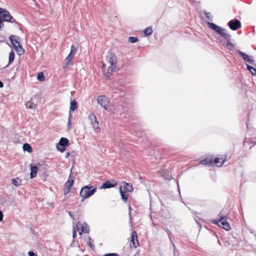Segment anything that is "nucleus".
I'll return each instance as SVG.
<instances>
[{"instance_id":"nucleus-16","label":"nucleus","mask_w":256,"mask_h":256,"mask_svg":"<svg viewBox=\"0 0 256 256\" xmlns=\"http://www.w3.org/2000/svg\"><path fill=\"white\" fill-rule=\"evenodd\" d=\"M124 187L126 192H132L133 191L132 186V184L126 182H124Z\"/></svg>"},{"instance_id":"nucleus-47","label":"nucleus","mask_w":256,"mask_h":256,"mask_svg":"<svg viewBox=\"0 0 256 256\" xmlns=\"http://www.w3.org/2000/svg\"><path fill=\"white\" fill-rule=\"evenodd\" d=\"M4 86V84L3 83L0 81V88H2Z\"/></svg>"},{"instance_id":"nucleus-48","label":"nucleus","mask_w":256,"mask_h":256,"mask_svg":"<svg viewBox=\"0 0 256 256\" xmlns=\"http://www.w3.org/2000/svg\"><path fill=\"white\" fill-rule=\"evenodd\" d=\"M224 244H225V246H228V245H229V243L226 242Z\"/></svg>"},{"instance_id":"nucleus-7","label":"nucleus","mask_w":256,"mask_h":256,"mask_svg":"<svg viewBox=\"0 0 256 256\" xmlns=\"http://www.w3.org/2000/svg\"><path fill=\"white\" fill-rule=\"evenodd\" d=\"M215 32L220 34L227 41L230 40V35L227 32V30L226 29L223 28L220 26H218V28L216 30Z\"/></svg>"},{"instance_id":"nucleus-40","label":"nucleus","mask_w":256,"mask_h":256,"mask_svg":"<svg viewBox=\"0 0 256 256\" xmlns=\"http://www.w3.org/2000/svg\"><path fill=\"white\" fill-rule=\"evenodd\" d=\"M72 114H71V112L70 111L69 114H68V120H71L72 119Z\"/></svg>"},{"instance_id":"nucleus-25","label":"nucleus","mask_w":256,"mask_h":256,"mask_svg":"<svg viewBox=\"0 0 256 256\" xmlns=\"http://www.w3.org/2000/svg\"><path fill=\"white\" fill-rule=\"evenodd\" d=\"M74 56H72L71 54H69L65 60L66 66L70 64V62Z\"/></svg>"},{"instance_id":"nucleus-37","label":"nucleus","mask_w":256,"mask_h":256,"mask_svg":"<svg viewBox=\"0 0 256 256\" xmlns=\"http://www.w3.org/2000/svg\"><path fill=\"white\" fill-rule=\"evenodd\" d=\"M76 236V230L75 227L74 226L72 230V237L73 238H75Z\"/></svg>"},{"instance_id":"nucleus-12","label":"nucleus","mask_w":256,"mask_h":256,"mask_svg":"<svg viewBox=\"0 0 256 256\" xmlns=\"http://www.w3.org/2000/svg\"><path fill=\"white\" fill-rule=\"evenodd\" d=\"M130 242L132 243L134 248H136L138 246L137 234L134 231L132 233Z\"/></svg>"},{"instance_id":"nucleus-32","label":"nucleus","mask_w":256,"mask_h":256,"mask_svg":"<svg viewBox=\"0 0 256 256\" xmlns=\"http://www.w3.org/2000/svg\"><path fill=\"white\" fill-rule=\"evenodd\" d=\"M138 39L136 37L130 36L128 38V42L131 43H134L138 41Z\"/></svg>"},{"instance_id":"nucleus-15","label":"nucleus","mask_w":256,"mask_h":256,"mask_svg":"<svg viewBox=\"0 0 256 256\" xmlns=\"http://www.w3.org/2000/svg\"><path fill=\"white\" fill-rule=\"evenodd\" d=\"M58 144L61 146H64L66 148L68 144V140L66 138H62L60 139Z\"/></svg>"},{"instance_id":"nucleus-11","label":"nucleus","mask_w":256,"mask_h":256,"mask_svg":"<svg viewBox=\"0 0 256 256\" xmlns=\"http://www.w3.org/2000/svg\"><path fill=\"white\" fill-rule=\"evenodd\" d=\"M237 52L242 57V58L245 61L248 62L250 64H252L254 63V60L250 58L248 54L241 52L240 50H238Z\"/></svg>"},{"instance_id":"nucleus-19","label":"nucleus","mask_w":256,"mask_h":256,"mask_svg":"<svg viewBox=\"0 0 256 256\" xmlns=\"http://www.w3.org/2000/svg\"><path fill=\"white\" fill-rule=\"evenodd\" d=\"M212 160L211 158H206L200 162V164H202L211 165L212 163Z\"/></svg>"},{"instance_id":"nucleus-18","label":"nucleus","mask_w":256,"mask_h":256,"mask_svg":"<svg viewBox=\"0 0 256 256\" xmlns=\"http://www.w3.org/2000/svg\"><path fill=\"white\" fill-rule=\"evenodd\" d=\"M82 231L80 232V234H82V232L84 233H88L89 232V228L88 224L84 222L82 226Z\"/></svg>"},{"instance_id":"nucleus-34","label":"nucleus","mask_w":256,"mask_h":256,"mask_svg":"<svg viewBox=\"0 0 256 256\" xmlns=\"http://www.w3.org/2000/svg\"><path fill=\"white\" fill-rule=\"evenodd\" d=\"M229 41L230 40L228 41V42L227 44V46H228V48L230 50H232V49H233L234 48V45L233 44H232V43L229 42Z\"/></svg>"},{"instance_id":"nucleus-20","label":"nucleus","mask_w":256,"mask_h":256,"mask_svg":"<svg viewBox=\"0 0 256 256\" xmlns=\"http://www.w3.org/2000/svg\"><path fill=\"white\" fill-rule=\"evenodd\" d=\"M12 184L16 186H18L22 184V180L18 178H12Z\"/></svg>"},{"instance_id":"nucleus-29","label":"nucleus","mask_w":256,"mask_h":256,"mask_svg":"<svg viewBox=\"0 0 256 256\" xmlns=\"http://www.w3.org/2000/svg\"><path fill=\"white\" fill-rule=\"evenodd\" d=\"M220 159L219 158H216L214 160V163L216 164L218 166H221L224 163V160H223L222 162H220Z\"/></svg>"},{"instance_id":"nucleus-33","label":"nucleus","mask_w":256,"mask_h":256,"mask_svg":"<svg viewBox=\"0 0 256 256\" xmlns=\"http://www.w3.org/2000/svg\"><path fill=\"white\" fill-rule=\"evenodd\" d=\"M56 148L58 151L63 152L65 151L66 148L64 146H61L58 144L56 146Z\"/></svg>"},{"instance_id":"nucleus-2","label":"nucleus","mask_w":256,"mask_h":256,"mask_svg":"<svg viewBox=\"0 0 256 256\" xmlns=\"http://www.w3.org/2000/svg\"><path fill=\"white\" fill-rule=\"evenodd\" d=\"M9 39L12 46L18 55H22L24 54V50L22 46L20 44V38L16 36L11 35Z\"/></svg>"},{"instance_id":"nucleus-1","label":"nucleus","mask_w":256,"mask_h":256,"mask_svg":"<svg viewBox=\"0 0 256 256\" xmlns=\"http://www.w3.org/2000/svg\"><path fill=\"white\" fill-rule=\"evenodd\" d=\"M116 66V55L111 52H108L106 62L102 64L103 74L108 78L114 72Z\"/></svg>"},{"instance_id":"nucleus-8","label":"nucleus","mask_w":256,"mask_h":256,"mask_svg":"<svg viewBox=\"0 0 256 256\" xmlns=\"http://www.w3.org/2000/svg\"><path fill=\"white\" fill-rule=\"evenodd\" d=\"M98 102L105 110H107L106 106L109 103V99L105 96H100L97 98Z\"/></svg>"},{"instance_id":"nucleus-30","label":"nucleus","mask_w":256,"mask_h":256,"mask_svg":"<svg viewBox=\"0 0 256 256\" xmlns=\"http://www.w3.org/2000/svg\"><path fill=\"white\" fill-rule=\"evenodd\" d=\"M76 50H77L76 47L74 45H72L70 48V52L69 54H71L72 56H74L76 54Z\"/></svg>"},{"instance_id":"nucleus-17","label":"nucleus","mask_w":256,"mask_h":256,"mask_svg":"<svg viewBox=\"0 0 256 256\" xmlns=\"http://www.w3.org/2000/svg\"><path fill=\"white\" fill-rule=\"evenodd\" d=\"M78 106L77 102L76 100H74L70 102V111L72 112L77 109Z\"/></svg>"},{"instance_id":"nucleus-23","label":"nucleus","mask_w":256,"mask_h":256,"mask_svg":"<svg viewBox=\"0 0 256 256\" xmlns=\"http://www.w3.org/2000/svg\"><path fill=\"white\" fill-rule=\"evenodd\" d=\"M70 175L69 176V178L68 180L66 182L65 186L68 188V189H70L72 186L74 184V180L73 179H70Z\"/></svg>"},{"instance_id":"nucleus-3","label":"nucleus","mask_w":256,"mask_h":256,"mask_svg":"<svg viewBox=\"0 0 256 256\" xmlns=\"http://www.w3.org/2000/svg\"><path fill=\"white\" fill-rule=\"evenodd\" d=\"M92 186H84L80 192V196L82 198V201L92 196L96 192V188L91 189Z\"/></svg>"},{"instance_id":"nucleus-5","label":"nucleus","mask_w":256,"mask_h":256,"mask_svg":"<svg viewBox=\"0 0 256 256\" xmlns=\"http://www.w3.org/2000/svg\"><path fill=\"white\" fill-rule=\"evenodd\" d=\"M214 224H216L218 226L225 229L226 230H228L230 229V227L227 222L225 216H222L218 220H216Z\"/></svg>"},{"instance_id":"nucleus-24","label":"nucleus","mask_w":256,"mask_h":256,"mask_svg":"<svg viewBox=\"0 0 256 256\" xmlns=\"http://www.w3.org/2000/svg\"><path fill=\"white\" fill-rule=\"evenodd\" d=\"M22 148L24 151H26L28 152H30L32 151V147L28 144H24Z\"/></svg>"},{"instance_id":"nucleus-38","label":"nucleus","mask_w":256,"mask_h":256,"mask_svg":"<svg viewBox=\"0 0 256 256\" xmlns=\"http://www.w3.org/2000/svg\"><path fill=\"white\" fill-rule=\"evenodd\" d=\"M28 254L29 256H37L36 254L34 252H28Z\"/></svg>"},{"instance_id":"nucleus-9","label":"nucleus","mask_w":256,"mask_h":256,"mask_svg":"<svg viewBox=\"0 0 256 256\" xmlns=\"http://www.w3.org/2000/svg\"><path fill=\"white\" fill-rule=\"evenodd\" d=\"M228 25L231 30H236L238 28H240L241 23L240 20L234 19L230 20L228 22Z\"/></svg>"},{"instance_id":"nucleus-43","label":"nucleus","mask_w":256,"mask_h":256,"mask_svg":"<svg viewBox=\"0 0 256 256\" xmlns=\"http://www.w3.org/2000/svg\"><path fill=\"white\" fill-rule=\"evenodd\" d=\"M70 190V189H68V188H67L66 190H64V194H68Z\"/></svg>"},{"instance_id":"nucleus-46","label":"nucleus","mask_w":256,"mask_h":256,"mask_svg":"<svg viewBox=\"0 0 256 256\" xmlns=\"http://www.w3.org/2000/svg\"><path fill=\"white\" fill-rule=\"evenodd\" d=\"M70 152H67L66 153V154L65 157H66V158H68V157L70 156Z\"/></svg>"},{"instance_id":"nucleus-41","label":"nucleus","mask_w":256,"mask_h":256,"mask_svg":"<svg viewBox=\"0 0 256 256\" xmlns=\"http://www.w3.org/2000/svg\"><path fill=\"white\" fill-rule=\"evenodd\" d=\"M3 220V214L2 211L0 210V222H2Z\"/></svg>"},{"instance_id":"nucleus-49","label":"nucleus","mask_w":256,"mask_h":256,"mask_svg":"<svg viewBox=\"0 0 256 256\" xmlns=\"http://www.w3.org/2000/svg\"><path fill=\"white\" fill-rule=\"evenodd\" d=\"M80 222H78V224H76V226H80Z\"/></svg>"},{"instance_id":"nucleus-31","label":"nucleus","mask_w":256,"mask_h":256,"mask_svg":"<svg viewBox=\"0 0 256 256\" xmlns=\"http://www.w3.org/2000/svg\"><path fill=\"white\" fill-rule=\"evenodd\" d=\"M37 79L40 81L43 82L44 80V76L42 72H39L37 75Z\"/></svg>"},{"instance_id":"nucleus-28","label":"nucleus","mask_w":256,"mask_h":256,"mask_svg":"<svg viewBox=\"0 0 256 256\" xmlns=\"http://www.w3.org/2000/svg\"><path fill=\"white\" fill-rule=\"evenodd\" d=\"M207 24H208V27L214 31H216V30L218 28V26H217L216 24H214V23H212V22H208Z\"/></svg>"},{"instance_id":"nucleus-44","label":"nucleus","mask_w":256,"mask_h":256,"mask_svg":"<svg viewBox=\"0 0 256 256\" xmlns=\"http://www.w3.org/2000/svg\"><path fill=\"white\" fill-rule=\"evenodd\" d=\"M205 14H206V16L208 19H210V20H211L210 18V16H209V15L210 14L209 12H205Z\"/></svg>"},{"instance_id":"nucleus-36","label":"nucleus","mask_w":256,"mask_h":256,"mask_svg":"<svg viewBox=\"0 0 256 256\" xmlns=\"http://www.w3.org/2000/svg\"><path fill=\"white\" fill-rule=\"evenodd\" d=\"M104 256H120L116 253H110V254H105L104 255Z\"/></svg>"},{"instance_id":"nucleus-42","label":"nucleus","mask_w":256,"mask_h":256,"mask_svg":"<svg viewBox=\"0 0 256 256\" xmlns=\"http://www.w3.org/2000/svg\"><path fill=\"white\" fill-rule=\"evenodd\" d=\"M68 129H70L71 127V120H68Z\"/></svg>"},{"instance_id":"nucleus-27","label":"nucleus","mask_w":256,"mask_h":256,"mask_svg":"<svg viewBox=\"0 0 256 256\" xmlns=\"http://www.w3.org/2000/svg\"><path fill=\"white\" fill-rule=\"evenodd\" d=\"M14 59V54L13 51H11L9 54L8 64H11Z\"/></svg>"},{"instance_id":"nucleus-26","label":"nucleus","mask_w":256,"mask_h":256,"mask_svg":"<svg viewBox=\"0 0 256 256\" xmlns=\"http://www.w3.org/2000/svg\"><path fill=\"white\" fill-rule=\"evenodd\" d=\"M247 69L251 72L252 75H256V69L252 66L246 64Z\"/></svg>"},{"instance_id":"nucleus-39","label":"nucleus","mask_w":256,"mask_h":256,"mask_svg":"<svg viewBox=\"0 0 256 256\" xmlns=\"http://www.w3.org/2000/svg\"><path fill=\"white\" fill-rule=\"evenodd\" d=\"M164 177L165 179H166L168 180H170L172 178V176L169 175V174H168L166 176H164Z\"/></svg>"},{"instance_id":"nucleus-21","label":"nucleus","mask_w":256,"mask_h":256,"mask_svg":"<svg viewBox=\"0 0 256 256\" xmlns=\"http://www.w3.org/2000/svg\"><path fill=\"white\" fill-rule=\"evenodd\" d=\"M26 107L30 109H34L36 108V105L32 100H29L26 103Z\"/></svg>"},{"instance_id":"nucleus-45","label":"nucleus","mask_w":256,"mask_h":256,"mask_svg":"<svg viewBox=\"0 0 256 256\" xmlns=\"http://www.w3.org/2000/svg\"><path fill=\"white\" fill-rule=\"evenodd\" d=\"M68 214H69L70 216V217H71L73 220H74V218L73 215H72V212H68Z\"/></svg>"},{"instance_id":"nucleus-13","label":"nucleus","mask_w":256,"mask_h":256,"mask_svg":"<svg viewBox=\"0 0 256 256\" xmlns=\"http://www.w3.org/2000/svg\"><path fill=\"white\" fill-rule=\"evenodd\" d=\"M120 192L122 196V200L124 202H126L128 198V194L126 192L125 190L124 191L122 190V186H120Z\"/></svg>"},{"instance_id":"nucleus-35","label":"nucleus","mask_w":256,"mask_h":256,"mask_svg":"<svg viewBox=\"0 0 256 256\" xmlns=\"http://www.w3.org/2000/svg\"><path fill=\"white\" fill-rule=\"evenodd\" d=\"M92 242H93V240L90 237H89L88 238V244L90 248H93Z\"/></svg>"},{"instance_id":"nucleus-4","label":"nucleus","mask_w":256,"mask_h":256,"mask_svg":"<svg viewBox=\"0 0 256 256\" xmlns=\"http://www.w3.org/2000/svg\"><path fill=\"white\" fill-rule=\"evenodd\" d=\"M12 16L8 10L0 8V20L1 21V27L4 25L2 24L4 21L14 22L15 20H14V21H12Z\"/></svg>"},{"instance_id":"nucleus-10","label":"nucleus","mask_w":256,"mask_h":256,"mask_svg":"<svg viewBox=\"0 0 256 256\" xmlns=\"http://www.w3.org/2000/svg\"><path fill=\"white\" fill-rule=\"evenodd\" d=\"M117 184V182L114 180H112L110 181H106L104 183L100 186V188L105 189L109 188L115 186Z\"/></svg>"},{"instance_id":"nucleus-6","label":"nucleus","mask_w":256,"mask_h":256,"mask_svg":"<svg viewBox=\"0 0 256 256\" xmlns=\"http://www.w3.org/2000/svg\"><path fill=\"white\" fill-rule=\"evenodd\" d=\"M88 120L90 122V124L95 130H100V128L98 126V122L95 114L93 113L90 114L88 116Z\"/></svg>"},{"instance_id":"nucleus-22","label":"nucleus","mask_w":256,"mask_h":256,"mask_svg":"<svg viewBox=\"0 0 256 256\" xmlns=\"http://www.w3.org/2000/svg\"><path fill=\"white\" fill-rule=\"evenodd\" d=\"M153 32V30L152 27H148L144 30V33L145 36H150Z\"/></svg>"},{"instance_id":"nucleus-14","label":"nucleus","mask_w":256,"mask_h":256,"mask_svg":"<svg viewBox=\"0 0 256 256\" xmlns=\"http://www.w3.org/2000/svg\"><path fill=\"white\" fill-rule=\"evenodd\" d=\"M38 167L36 166H31L30 168V178H35L36 176L37 171H38Z\"/></svg>"}]
</instances>
